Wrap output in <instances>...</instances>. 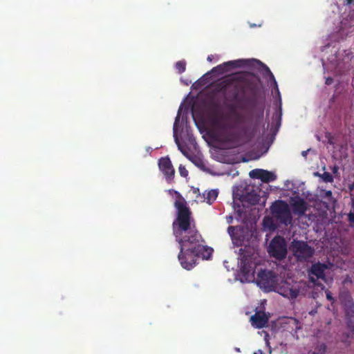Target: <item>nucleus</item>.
<instances>
[{
	"label": "nucleus",
	"instance_id": "f257e3e1",
	"mask_svg": "<svg viewBox=\"0 0 354 354\" xmlns=\"http://www.w3.org/2000/svg\"><path fill=\"white\" fill-rule=\"evenodd\" d=\"M175 193L176 199L174 207L177 209V216L172 223V228L179 244L178 259L184 269L190 270L196 266L198 257L209 259L213 249L203 245L205 241L196 228L185 198L179 192Z\"/></svg>",
	"mask_w": 354,
	"mask_h": 354
},
{
	"label": "nucleus",
	"instance_id": "f03ea898",
	"mask_svg": "<svg viewBox=\"0 0 354 354\" xmlns=\"http://www.w3.org/2000/svg\"><path fill=\"white\" fill-rule=\"evenodd\" d=\"M222 91L228 101L241 109L255 106L259 88L258 85L242 77H233L224 80Z\"/></svg>",
	"mask_w": 354,
	"mask_h": 354
},
{
	"label": "nucleus",
	"instance_id": "7ed1b4c3",
	"mask_svg": "<svg viewBox=\"0 0 354 354\" xmlns=\"http://www.w3.org/2000/svg\"><path fill=\"white\" fill-rule=\"evenodd\" d=\"M250 248L245 247L239 250L241 255V272L247 281H252L256 279L257 285L267 291L273 290L277 282V276L272 270H261L255 277V261L254 252Z\"/></svg>",
	"mask_w": 354,
	"mask_h": 354
},
{
	"label": "nucleus",
	"instance_id": "20e7f679",
	"mask_svg": "<svg viewBox=\"0 0 354 354\" xmlns=\"http://www.w3.org/2000/svg\"><path fill=\"white\" fill-rule=\"evenodd\" d=\"M229 122H221L219 120L215 122L221 131V140L232 147H239L243 143V138L246 133V128L241 127L244 117L233 111L229 115Z\"/></svg>",
	"mask_w": 354,
	"mask_h": 354
},
{
	"label": "nucleus",
	"instance_id": "39448f33",
	"mask_svg": "<svg viewBox=\"0 0 354 354\" xmlns=\"http://www.w3.org/2000/svg\"><path fill=\"white\" fill-rule=\"evenodd\" d=\"M273 218L280 224L288 225L292 223V216L288 204L282 200L274 201L270 207Z\"/></svg>",
	"mask_w": 354,
	"mask_h": 354
},
{
	"label": "nucleus",
	"instance_id": "423d86ee",
	"mask_svg": "<svg viewBox=\"0 0 354 354\" xmlns=\"http://www.w3.org/2000/svg\"><path fill=\"white\" fill-rule=\"evenodd\" d=\"M293 255L299 261H307L314 254V249L303 241L294 239L290 246Z\"/></svg>",
	"mask_w": 354,
	"mask_h": 354
},
{
	"label": "nucleus",
	"instance_id": "0eeeda50",
	"mask_svg": "<svg viewBox=\"0 0 354 354\" xmlns=\"http://www.w3.org/2000/svg\"><path fill=\"white\" fill-rule=\"evenodd\" d=\"M268 252L270 256L278 260L286 258L287 247L284 239L281 237H274L270 243Z\"/></svg>",
	"mask_w": 354,
	"mask_h": 354
},
{
	"label": "nucleus",
	"instance_id": "6e6552de",
	"mask_svg": "<svg viewBox=\"0 0 354 354\" xmlns=\"http://www.w3.org/2000/svg\"><path fill=\"white\" fill-rule=\"evenodd\" d=\"M249 60L246 59H238L233 61H228L223 63L222 64H219L216 67H214L211 72L212 73H218L219 75L225 73L229 72L232 68H236L242 67L249 62Z\"/></svg>",
	"mask_w": 354,
	"mask_h": 354
},
{
	"label": "nucleus",
	"instance_id": "1a4fd4ad",
	"mask_svg": "<svg viewBox=\"0 0 354 354\" xmlns=\"http://www.w3.org/2000/svg\"><path fill=\"white\" fill-rule=\"evenodd\" d=\"M328 266L325 263L320 262L312 264L308 270L309 281L316 283L317 279L324 280L326 279L325 271Z\"/></svg>",
	"mask_w": 354,
	"mask_h": 354
},
{
	"label": "nucleus",
	"instance_id": "9d476101",
	"mask_svg": "<svg viewBox=\"0 0 354 354\" xmlns=\"http://www.w3.org/2000/svg\"><path fill=\"white\" fill-rule=\"evenodd\" d=\"M160 170L163 173L166 180L169 183L174 178L175 170L168 156L161 158L158 161Z\"/></svg>",
	"mask_w": 354,
	"mask_h": 354
},
{
	"label": "nucleus",
	"instance_id": "9b49d317",
	"mask_svg": "<svg viewBox=\"0 0 354 354\" xmlns=\"http://www.w3.org/2000/svg\"><path fill=\"white\" fill-rule=\"evenodd\" d=\"M249 176L252 178L260 179L262 182L266 183L274 181L277 178L274 173L262 169L251 170Z\"/></svg>",
	"mask_w": 354,
	"mask_h": 354
},
{
	"label": "nucleus",
	"instance_id": "f8f14e48",
	"mask_svg": "<svg viewBox=\"0 0 354 354\" xmlns=\"http://www.w3.org/2000/svg\"><path fill=\"white\" fill-rule=\"evenodd\" d=\"M344 311L347 328L354 334V302L351 298L344 304Z\"/></svg>",
	"mask_w": 354,
	"mask_h": 354
},
{
	"label": "nucleus",
	"instance_id": "ddd939ff",
	"mask_svg": "<svg viewBox=\"0 0 354 354\" xmlns=\"http://www.w3.org/2000/svg\"><path fill=\"white\" fill-rule=\"evenodd\" d=\"M278 292L284 297L295 299L299 295V290L290 283L285 282L280 286Z\"/></svg>",
	"mask_w": 354,
	"mask_h": 354
},
{
	"label": "nucleus",
	"instance_id": "4468645a",
	"mask_svg": "<svg viewBox=\"0 0 354 354\" xmlns=\"http://www.w3.org/2000/svg\"><path fill=\"white\" fill-rule=\"evenodd\" d=\"M250 321L252 325L257 328H262L265 327L268 322V317L264 312H257L253 315Z\"/></svg>",
	"mask_w": 354,
	"mask_h": 354
},
{
	"label": "nucleus",
	"instance_id": "2eb2a0df",
	"mask_svg": "<svg viewBox=\"0 0 354 354\" xmlns=\"http://www.w3.org/2000/svg\"><path fill=\"white\" fill-rule=\"evenodd\" d=\"M291 205L294 214L299 216L304 215L307 209L306 202L301 198H297L293 201Z\"/></svg>",
	"mask_w": 354,
	"mask_h": 354
},
{
	"label": "nucleus",
	"instance_id": "dca6fc26",
	"mask_svg": "<svg viewBox=\"0 0 354 354\" xmlns=\"http://www.w3.org/2000/svg\"><path fill=\"white\" fill-rule=\"evenodd\" d=\"M253 61L257 62L259 64L261 65V71L262 72L263 74H264L265 75H268V76L270 77V78L273 81L274 85L277 92H279V88H278L277 83L276 82L274 76L273 75V74L271 72V71L270 70V68L266 64H264L263 63H262L261 62H260L259 60L253 59Z\"/></svg>",
	"mask_w": 354,
	"mask_h": 354
},
{
	"label": "nucleus",
	"instance_id": "f3484780",
	"mask_svg": "<svg viewBox=\"0 0 354 354\" xmlns=\"http://www.w3.org/2000/svg\"><path fill=\"white\" fill-rule=\"evenodd\" d=\"M204 201L208 204H212L218 196V192L216 189H211L203 194Z\"/></svg>",
	"mask_w": 354,
	"mask_h": 354
},
{
	"label": "nucleus",
	"instance_id": "a211bd4d",
	"mask_svg": "<svg viewBox=\"0 0 354 354\" xmlns=\"http://www.w3.org/2000/svg\"><path fill=\"white\" fill-rule=\"evenodd\" d=\"M175 68L179 74L183 73L186 69V62L185 60H180L176 63Z\"/></svg>",
	"mask_w": 354,
	"mask_h": 354
},
{
	"label": "nucleus",
	"instance_id": "6ab92c4d",
	"mask_svg": "<svg viewBox=\"0 0 354 354\" xmlns=\"http://www.w3.org/2000/svg\"><path fill=\"white\" fill-rule=\"evenodd\" d=\"M348 221L351 227H354V203L352 205V209L347 215Z\"/></svg>",
	"mask_w": 354,
	"mask_h": 354
},
{
	"label": "nucleus",
	"instance_id": "aec40b11",
	"mask_svg": "<svg viewBox=\"0 0 354 354\" xmlns=\"http://www.w3.org/2000/svg\"><path fill=\"white\" fill-rule=\"evenodd\" d=\"M322 178L326 183H332L333 181V175L327 171H325L322 175Z\"/></svg>",
	"mask_w": 354,
	"mask_h": 354
},
{
	"label": "nucleus",
	"instance_id": "412c9836",
	"mask_svg": "<svg viewBox=\"0 0 354 354\" xmlns=\"http://www.w3.org/2000/svg\"><path fill=\"white\" fill-rule=\"evenodd\" d=\"M246 198H247V201H248L252 205H255V204L258 203V202L259 201V196H257V195L248 194V196H246Z\"/></svg>",
	"mask_w": 354,
	"mask_h": 354
},
{
	"label": "nucleus",
	"instance_id": "4be33fe9",
	"mask_svg": "<svg viewBox=\"0 0 354 354\" xmlns=\"http://www.w3.org/2000/svg\"><path fill=\"white\" fill-rule=\"evenodd\" d=\"M178 171H179L180 175L182 177H187L188 176V171L186 169L185 166L180 165V166L178 167Z\"/></svg>",
	"mask_w": 354,
	"mask_h": 354
},
{
	"label": "nucleus",
	"instance_id": "5701e85b",
	"mask_svg": "<svg viewBox=\"0 0 354 354\" xmlns=\"http://www.w3.org/2000/svg\"><path fill=\"white\" fill-rule=\"evenodd\" d=\"M176 144L178 145V147L179 150L182 152V153H183V155H185L186 157L189 158V155H188L187 152L185 150H184V149L181 147L180 145L179 144V142H178V138H176Z\"/></svg>",
	"mask_w": 354,
	"mask_h": 354
},
{
	"label": "nucleus",
	"instance_id": "b1692460",
	"mask_svg": "<svg viewBox=\"0 0 354 354\" xmlns=\"http://www.w3.org/2000/svg\"><path fill=\"white\" fill-rule=\"evenodd\" d=\"M235 227L234 226H229L227 228V232L230 236H232L234 233Z\"/></svg>",
	"mask_w": 354,
	"mask_h": 354
},
{
	"label": "nucleus",
	"instance_id": "393cba45",
	"mask_svg": "<svg viewBox=\"0 0 354 354\" xmlns=\"http://www.w3.org/2000/svg\"><path fill=\"white\" fill-rule=\"evenodd\" d=\"M324 197L330 198L332 197V192L330 190L324 191Z\"/></svg>",
	"mask_w": 354,
	"mask_h": 354
},
{
	"label": "nucleus",
	"instance_id": "a878e982",
	"mask_svg": "<svg viewBox=\"0 0 354 354\" xmlns=\"http://www.w3.org/2000/svg\"><path fill=\"white\" fill-rule=\"evenodd\" d=\"M326 298L328 300L334 302V298L332 297L331 293L329 291L326 292Z\"/></svg>",
	"mask_w": 354,
	"mask_h": 354
},
{
	"label": "nucleus",
	"instance_id": "bb28decb",
	"mask_svg": "<svg viewBox=\"0 0 354 354\" xmlns=\"http://www.w3.org/2000/svg\"><path fill=\"white\" fill-rule=\"evenodd\" d=\"M333 79L330 77H328L326 79V85H330L331 84H333Z\"/></svg>",
	"mask_w": 354,
	"mask_h": 354
},
{
	"label": "nucleus",
	"instance_id": "cd10ccee",
	"mask_svg": "<svg viewBox=\"0 0 354 354\" xmlns=\"http://www.w3.org/2000/svg\"><path fill=\"white\" fill-rule=\"evenodd\" d=\"M212 59H213V55H209L207 58V61L209 62H212Z\"/></svg>",
	"mask_w": 354,
	"mask_h": 354
},
{
	"label": "nucleus",
	"instance_id": "c85d7f7f",
	"mask_svg": "<svg viewBox=\"0 0 354 354\" xmlns=\"http://www.w3.org/2000/svg\"><path fill=\"white\" fill-rule=\"evenodd\" d=\"M302 153V155H303V156H306V153H307V151H302V153Z\"/></svg>",
	"mask_w": 354,
	"mask_h": 354
},
{
	"label": "nucleus",
	"instance_id": "c756f323",
	"mask_svg": "<svg viewBox=\"0 0 354 354\" xmlns=\"http://www.w3.org/2000/svg\"><path fill=\"white\" fill-rule=\"evenodd\" d=\"M353 0H347V3L351 4L352 3Z\"/></svg>",
	"mask_w": 354,
	"mask_h": 354
},
{
	"label": "nucleus",
	"instance_id": "7c9ffc66",
	"mask_svg": "<svg viewBox=\"0 0 354 354\" xmlns=\"http://www.w3.org/2000/svg\"><path fill=\"white\" fill-rule=\"evenodd\" d=\"M178 120V115L176 118L175 124L177 122Z\"/></svg>",
	"mask_w": 354,
	"mask_h": 354
},
{
	"label": "nucleus",
	"instance_id": "2f4dec72",
	"mask_svg": "<svg viewBox=\"0 0 354 354\" xmlns=\"http://www.w3.org/2000/svg\"><path fill=\"white\" fill-rule=\"evenodd\" d=\"M259 353H260V354H263V351L261 350H259Z\"/></svg>",
	"mask_w": 354,
	"mask_h": 354
},
{
	"label": "nucleus",
	"instance_id": "473e14b6",
	"mask_svg": "<svg viewBox=\"0 0 354 354\" xmlns=\"http://www.w3.org/2000/svg\"><path fill=\"white\" fill-rule=\"evenodd\" d=\"M232 220V218L230 217V218H229V221H228V223H230V221Z\"/></svg>",
	"mask_w": 354,
	"mask_h": 354
},
{
	"label": "nucleus",
	"instance_id": "72a5a7b5",
	"mask_svg": "<svg viewBox=\"0 0 354 354\" xmlns=\"http://www.w3.org/2000/svg\"><path fill=\"white\" fill-rule=\"evenodd\" d=\"M232 220V218L230 217V218H229V221H228V223H230V221Z\"/></svg>",
	"mask_w": 354,
	"mask_h": 354
},
{
	"label": "nucleus",
	"instance_id": "f704fd0d",
	"mask_svg": "<svg viewBox=\"0 0 354 354\" xmlns=\"http://www.w3.org/2000/svg\"><path fill=\"white\" fill-rule=\"evenodd\" d=\"M232 220V218L230 217V218H229V221H228V223H230V221Z\"/></svg>",
	"mask_w": 354,
	"mask_h": 354
}]
</instances>
